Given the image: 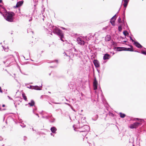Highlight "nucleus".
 <instances>
[{"mask_svg":"<svg viewBox=\"0 0 146 146\" xmlns=\"http://www.w3.org/2000/svg\"><path fill=\"white\" fill-rule=\"evenodd\" d=\"M111 39V36L110 35H107L105 37V40L106 41H110Z\"/></svg>","mask_w":146,"mask_h":146,"instance_id":"17","label":"nucleus"},{"mask_svg":"<svg viewBox=\"0 0 146 146\" xmlns=\"http://www.w3.org/2000/svg\"><path fill=\"white\" fill-rule=\"evenodd\" d=\"M134 44L138 48H140L143 47V46L137 41H135Z\"/></svg>","mask_w":146,"mask_h":146,"instance_id":"13","label":"nucleus"},{"mask_svg":"<svg viewBox=\"0 0 146 146\" xmlns=\"http://www.w3.org/2000/svg\"><path fill=\"white\" fill-rule=\"evenodd\" d=\"M32 18L31 17H30V18L29 20V21L30 22L32 21Z\"/></svg>","mask_w":146,"mask_h":146,"instance_id":"40","label":"nucleus"},{"mask_svg":"<svg viewBox=\"0 0 146 146\" xmlns=\"http://www.w3.org/2000/svg\"><path fill=\"white\" fill-rule=\"evenodd\" d=\"M78 130H84V129H82V127L81 128H80Z\"/></svg>","mask_w":146,"mask_h":146,"instance_id":"50","label":"nucleus"},{"mask_svg":"<svg viewBox=\"0 0 146 146\" xmlns=\"http://www.w3.org/2000/svg\"><path fill=\"white\" fill-rule=\"evenodd\" d=\"M123 34L125 36H126L128 34V33L127 31H124L123 32Z\"/></svg>","mask_w":146,"mask_h":146,"instance_id":"27","label":"nucleus"},{"mask_svg":"<svg viewBox=\"0 0 146 146\" xmlns=\"http://www.w3.org/2000/svg\"><path fill=\"white\" fill-rule=\"evenodd\" d=\"M140 124V123H139L136 122L131 124L129 126V128L132 129L136 128Z\"/></svg>","mask_w":146,"mask_h":146,"instance_id":"5","label":"nucleus"},{"mask_svg":"<svg viewBox=\"0 0 146 146\" xmlns=\"http://www.w3.org/2000/svg\"><path fill=\"white\" fill-rule=\"evenodd\" d=\"M23 3V1H19L17 3L16 7H19L22 5Z\"/></svg>","mask_w":146,"mask_h":146,"instance_id":"16","label":"nucleus"},{"mask_svg":"<svg viewBox=\"0 0 146 146\" xmlns=\"http://www.w3.org/2000/svg\"><path fill=\"white\" fill-rule=\"evenodd\" d=\"M74 51H75V52H76V51H77V50H76V49H75V48H74Z\"/></svg>","mask_w":146,"mask_h":146,"instance_id":"54","label":"nucleus"},{"mask_svg":"<svg viewBox=\"0 0 146 146\" xmlns=\"http://www.w3.org/2000/svg\"><path fill=\"white\" fill-rule=\"evenodd\" d=\"M116 15H115L113 17H112L111 19V20H114V19H115V20L116 19Z\"/></svg>","mask_w":146,"mask_h":146,"instance_id":"28","label":"nucleus"},{"mask_svg":"<svg viewBox=\"0 0 146 146\" xmlns=\"http://www.w3.org/2000/svg\"><path fill=\"white\" fill-rule=\"evenodd\" d=\"M15 14L13 12H7L4 16L5 19L10 22H12L13 21V16H14Z\"/></svg>","mask_w":146,"mask_h":146,"instance_id":"1","label":"nucleus"},{"mask_svg":"<svg viewBox=\"0 0 146 146\" xmlns=\"http://www.w3.org/2000/svg\"><path fill=\"white\" fill-rule=\"evenodd\" d=\"M3 62L4 63V64H5V63L6 62H5V61H3Z\"/></svg>","mask_w":146,"mask_h":146,"instance_id":"57","label":"nucleus"},{"mask_svg":"<svg viewBox=\"0 0 146 146\" xmlns=\"http://www.w3.org/2000/svg\"><path fill=\"white\" fill-rule=\"evenodd\" d=\"M5 106V105L4 104H3L2 105V107H4Z\"/></svg>","mask_w":146,"mask_h":146,"instance_id":"55","label":"nucleus"},{"mask_svg":"<svg viewBox=\"0 0 146 146\" xmlns=\"http://www.w3.org/2000/svg\"><path fill=\"white\" fill-rule=\"evenodd\" d=\"M123 23L124 24V20L125 19V13L124 12L123 13Z\"/></svg>","mask_w":146,"mask_h":146,"instance_id":"30","label":"nucleus"},{"mask_svg":"<svg viewBox=\"0 0 146 146\" xmlns=\"http://www.w3.org/2000/svg\"><path fill=\"white\" fill-rule=\"evenodd\" d=\"M48 34H50V35H52V33L50 31V32H48Z\"/></svg>","mask_w":146,"mask_h":146,"instance_id":"47","label":"nucleus"},{"mask_svg":"<svg viewBox=\"0 0 146 146\" xmlns=\"http://www.w3.org/2000/svg\"><path fill=\"white\" fill-rule=\"evenodd\" d=\"M50 130L52 133H56V131L57 130V129L55 127H51Z\"/></svg>","mask_w":146,"mask_h":146,"instance_id":"15","label":"nucleus"},{"mask_svg":"<svg viewBox=\"0 0 146 146\" xmlns=\"http://www.w3.org/2000/svg\"><path fill=\"white\" fill-rule=\"evenodd\" d=\"M127 42V41H124V42Z\"/></svg>","mask_w":146,"mask_h":146,"instance_id":"62","label":"nucleus"},{"mask_svg":"<svg viewBox=\"0 0 146 146\" xmlns=\"http://www.w3.org/2000/svg\"><path fill=\"white\" fill-rule=\"evenodd\" d=\"M98 82L96 78H95L93 82V87L94 90H96L97 88V85Z\"/></svg>","mask_w":146,"mask_h":146,"instance_id":"7","label":"nucleus"},{"mask_svg":"<svg viewBox=\"0 0 146 146\" xmlns=\"http://www.w3.org/2000/svg\"><path fill=\"white\" fill-rule=\"evenodd\" d=\"M41 115L42 118L46 119H49V117H52V114L51 113H48L44 111H42L39 112Z\"/></svg>","mask_w":146,"mask_h":146,"instance_id":"3","label":"nucleus"},{"mask_svg":"<svg viewBox=\"0 0 146 146\" xmlns=\"http://www.w3.org/2000/svg\"><path fill=\"white\" fill-rule=\"evenodd\" d=\"M65 104L68 105L69 106H70L72 108V109L73 110V111H75L74 110H73L72 109V107L71 106V105L70 104H67V103H66Z\"/></svg>","mask_w":146,"mask_h":146,"instance_id":"38","label":"nucleus"},{"mask_svg":"<svg viewBox=\"0 0 146 146\" xmlns=\"http://www.w3.org/2000/svg\"><path fill=\"white\" fill-rule=\"evenodd\" d=\"M22 97L23 99L25 101H27V99L26 96H25L24 94H22Z\"/></svg>","mask_w":146,"mask_h":146,"instance_id":"21","label":"nucleus"},{"mask_svg":"<svg viewBox=\"0 0 146 146\" xmlns=\"http://www.w3.org/2000/svg\"><path fill=\"white\" fill-rule=\"evenodd\" d=\"M129 1V0H122V1H124V3L123 4L124 7L125 8H126L127 6L128 3Z\"/></svg>","mask_w":146,"mask_h":146,"instance_id":"14","label":"nucleus"},{"mask_svg":"<svg viewBox=\"0 0 146 146\" xmlns=\"http://www.w3.org/2000/svg\"><path fill=\"white\" fill-rule=\"evenodd\" d=\"M33 86H30L29 87H27V88H29L30 89H33Z\"/></svg>","mask_w":146,"mask_h":146,"instance_id":"36","label":"nucleus"},{"mask_svg":"<svg viewBox=\"0 0 146 146\" xmlns=\"http://www.w3.org/2000/svg\"><path fill=\"white\" fill-rule=\"evenodd\" d=\"M28 105H29L28 106L29 107L33 106H35V102L33 100H31L30 102H29L28 104H26L25 105L27 106Z\"/></svg>","mask_w":146,"mask_h":146,"instance_id":"8","label":"nucleus"},{"mask_svg":"<svg viewBox=\"0 0 146 146\" xmlns=\"http://www.w3.org/2000/svg\"><path fill=\"white\" fill-rule=\"evenodd\" d=\"M7 97L9 98V99L10 100H12V99L9 96H8Z\"/></svg>","mask_w":146,"mask_h":146,"instance_id":"51","label":"nucleus"},{"mask_svg":"<svg viewBox=\"0 0 146 146\" xmlns=\"http://www.w3.org/2000/svg\"><path fill=\"white\" fill-rule=\"evenodd\" d=\"M2 46L3 47V49L6 52L7 51V50L8 49V47H7V48H5V47L3 46Z\"/></svg>","mask_w":146,"mask_h":146,"instance_id":"26","label":"nucleus"},{"mask_svg":"<svg viewBox=\"0 0 146 146\" xmlns=\"http://www.w3.org/2000/svg\"><path fill=\"white\" fill-rule=\"evenodd\" d=\"M129 38H130V40H131L132 42L134 41V40H133V39H132V37L131 36H130Z\"/></svg>","mask_w":146,"mask_h":146,"instance_id":"39","label":"nucleus"},{"mask_svg":"<svg viewBox=\"0 0 146 146\" xmlns=\"http://www.w3.org/2000/svg\"><path fill=\"white\" fill-rule=\"evenodd\" d=\"M93 62L96 67L98 68L100 66L98 60H94L93 61Z\"/></svg>","mask_w":146,"mask_h":146,"instance_id":"11","label":"nucleus"},{"mask_svg":"<svg viewBox=\"0 0 146 146\" xmlns=\"http://www.w3.org/2000/svg\"><path fill=\"white\" fill-rule=\"evenodd\" d=\"M129 46L130 47V48H132V49H133V46H132L131 45H130V44H129Z\"/></svg>","mask_w":146,"mask_h":146,"instance_id":"41","label":"nucleus"},{"mask_svg":"<svg viewBox=\"0 0 146 146\" xmlns=\"http://www.w3.org/2000/svg\"><path fill=\"white\" fill-rule=\"evenodd\" d=\"M61 28L62 29H63V30H65V29H66L65 28H64V27H61Z\"/></svg>","mask_w":146,"mask_h":146,"instance_id":"49","label":"nucleus"},{"mask_svg":"<svg viewBox=\"0 0 146 146\" xmlns=\"http://www.w3.org/2000/svg\"><path fill=\"white\" fill-rule=\"evenodd\" d=\"M82 129H84V130H78L80 133H82V135L83 136H85L87 134L88 131L90 130V127L89 126L87 125H85L82 127Z\"/></svg>","mask_w":146,"mask_h":146,"instance_id":"2","label":"nucleus"},{"mask_svg":"<svg viewBox=\"0 0 146 146\" xmlns=\"http://www.w3.org/2000/svg\"><path fill=\"white\" fill-rule=\"evenodd\" d=\"M2 0H0V3H2Z\"/></svg>","mask_w":146,"mask_h":146,"instance_id":"52","label":"nucleus"},{"mask_svg":"<svg viewBox=\"0 0 146 146\" xmlns=\"http://www.w3.org/2000/svg\"><path fill=\"white\" fill-rule=\"evenodd\" d=\"M55 103L56 104H60L59 103Z\"/></svg>","mask_w":146,"mask_h":146,"instance_id":"59","label":"nucleus"},{"mask_svg":"<svg viewBox=\"0 0 146 146\" xmlns=\"http://www.w3.org/2000/svg\"><path fill=\"white\" fill-rule=\"evenodd\" d=\"M137 120L139 121V120H141V119H139L138 118H134V119L133 121H135V120Z\"/></svg>","mask_w":146,"mask_h":146,"instance_id":"37","label":"nucleus"},{"mask_svg":"<svg viewBox=\"0 0 146 146\" xmlns=\"http://www.w3.org/2000/svg\"><path fill=\"white\" fill-rule=\"evenodd\" d=\"M42 84H41V85L40 86V87H42Z\"/></svg>","mask_w":146,"mask_h":146,"instance_id":"60","label":"nucleus"},{"mask_svg":"<svg viewBox=\"0 0 146 146\" xmlns=\"http://www.w3.org/2000/svg\"><path fill=\"white\" fill-rule=\"evenodd\" d=\"M33 89L36 90H41V88H40V87L37 86H33Z\"/></svg>","mask_w":146,"mask_h":146,"instance_id":"18","label":"nucleus"},{"mask_svg":"<svg viewBox=\"0 0 146 146\" xmlns=\"http://www.w3.org/2000/svg\"><path fill=\"white\" fill-rule=\"evenodd\" d=\"M77 41L78 44L81 45H84L85 44L84 41L81 38L78 37L77 38Z\"/></svg>","mask_w":146,"mask_h":146,"instance_id":"6","label":"nucleus"},{"mask_svg":"<svg viewBox=\"0 0 146 146\" xmlns=\"http://www.w3.org/2000/svg\"><path fill=\"white\" fill-rule=\"evenodd\" d=\"M20 125L23 128L25 127L26 126L24 124H23L22 125L21 124Z\"/></svg>","mask_w":146,"mask_h":146,"instance_id":"34","label":"nucleus"},{"mask_svg":"<svg viewBox=\"0 0 146 146\" xmlns=\"http://www.w3.org/2000/svg\"><path fill=\"white\" fill-rule=\"evenodd\" d=\"M59 36L60 38V40L63 42L64 41V34L63 33L62 31L60 30L56 34Z\"/></svg>","mask_w":146,"mask_h":146,"instance_id":"4","label":"nucleus"},{"mask_svg":"<svg viewBox=\"0 0 146 146\" xmlns=\"http://www.w3.org/2000/svg\"><path fill=\"white\" fill-rule=\"evenodd\" d=\"M35 107V108L34 109H33L34 110V111H35V110H36L37 109V108H36V107H35V106H34Z\"/></svg>","mask_w":146,"mask_h":146,"instance_id":"44","label":"nucleus"},{"mask_svg":"<svg viewBox=\"0 0 146 146\" xmlns=\"http://www.w3.org/2000/svg\"><path fill=\"white\" fill-rule=\"evenodd\" d=\"M113 49L114 50L116 49V50L118 51H121V47H115V46L113 48Z\"/></svg>","mask_w":146,"mask_h":146,"instance_id":"19","label":"nucleus"},{"mask_svg":"<svg viewBox=\"0 0 146 146\" xmlns=\"http://www.w3.org/2000/svg\"><path fill=\"white\" fill-rule=\"evenodd\" d=\"M141 53L146 55V52L144 51H141Z\"/></svg>","mask_w":146,"mask_h":146,"instance_id":"32","label":"nucleus"},{"mask_svg":"<svg viewBox=\"0 0 146 146\" xmlns=\"http://www.w3.org/2000/svg\"><path fill=\"white\" fill-rule=\"evenodd\" d=\"M111 43L112 45L114 47L117 46V43L115 42L112 41Z\"/></svg>","mask_w":146,"mask_h":146,"instance_id":"22","label":"nucleus"},{"mask_svg":"<svg viewBox=\"0 0 146 146\" xmlns=\"http://www.w3.org/2000/svg\"><path fill=\"white\" fill-rule=\"evenodd\" d=\"M26 139H27V137L25 136H24V139H23L24 140V141H25Z\"/></svg>","mask_w":146,"mask_h":146,"instance_id":"42","label":"nucleus"},{"mask_svg":"<svg viewBox=\"0 0 146 146\" xmlns=\"http://www.w3.org/2000/svg\"><path fill=\"white\" fill-rule=\"evenodd\" d=\"M110 57V55L107 54H105L103 56V59L104 60H106L107 59H109Z\"/></svg>","mask_w":146,"mask_h":146,"instance_id":"12","label":"nucleus"},{"mask_svg":"<svg viewBox=\"0 0 146 146\" xmlns=\"http://www.w3.org/2000/svg\"><path fill=\"white\" fill-rule=\"evenodd\" d=\"M0 92L2 93L3 92V91L1 89V88L0 87Z\"/></svg>","mask_w":146,"mask_h":146,"instance_id":"43","label":"nucleus"},{"mask_svg":"<svg viewBox=\"0 0 146 146\" xmlns=\"http://www.w3.org/2000/svg\"><path fill=\"white\" fill-rule=\"evenodd\" d=\"M49 119H50L49 120V121L51 123L54 122L55 120V119L52 117V116L51 117H49Z\"/></svg>","mask_w":146,"mask_h":146,"instance_id":"20","label":"nucleus"},{"mask_svg":"<svg viewBox=\"0 0 146 146\" xmlns=\"http://www.w3.org/2000/svg\"><path fill=\"white\" fill-rule=\"evenodd\" d=\"M135 51V52H139V53H140L138 51H137V50H135V51Z\"/></svg>","mask_w":146,"mask_h":146,"instance_id":"53","label":"nucleus"},{"mask_svg":"<svg viewBox=\"0 0 146 146\" xmlns=\"http://www.w3.org/2000/svg\"><path fill=\"white\" fill-rule=\"evenodd\" d=\"M118 22L119 23H121V19L120 17L118 19Z\"/></svg>","mask_w":146,"mask_h":146,"instance_id":"35","label":"nucleus"},{"mask_svg":"<svg viewBox=\"0 0 146 146\" xmlns=\"http://www.w3.org/2000/svg\"><path fill=\"white\" fill-rule=\"evenodd\" d=\"M3 138L1 137H0V141H1L3 140Z\"/></svg>","mask_w":146,"mask_h":146,"instance_id":"48","label":"nucleus"},{"mask_svg":"<svg viewBox=\"0 0 146 146\" xmlns=\"http://www.w3.org/2000/svg\"><path fill=\"white\" fill-rule=\"evenodd\" d=\"M110 23H111V25L113 26H115V19H114L113 20H111L110 21Z\"/></svg>","mask_w":146,"mask_h":146,"instance_id":"24","label":"nucleus"},{"mask_svg":"<svg viewBox=\"0 0 146 146\" xmlns=\"http://www.w3.org/2000/svg\"><path fill=\"white\" fill-rule=\"evenodd\" d=\"M15 80H16V81L17 82H18V81H17V80L15 79Z\"/></svg>","mask_w":146,"mask_h":146,"instance_id":"63","label":"nucleus"},{"mask_svg":"<svg viewBox=\"0 0 146 146\" xmlns=\"http://www.w3.org/2000/svg\"><path fill=\"white\" fill-rule=\"evenodd\" d=\"M54 62H56L57 63H58V61L57 60H54Z\"/></svg>","mask_w":146,"mask_h":146,"instance_id":"45","label":"nucleus"},{"mask_svg":"<svg viewBox=\"0 0 146 146\" xmlns=\"http://www.w3.org/2000/svg\"><path fill=\"white\" fill-rule=\"evenodd\" d=\"M94 117L95 118H92V119L94 120L95 121L97 120L98 117V115H96Z\"/></svg>","mask_w":146,"mask_h":146,"instance_id":"25","label":"nucleus"},{"mask_svg":"<svg viewBox=\"0 0 146 146\" xmlns=\"http://www.w3.org/2000/svg\"><path fill=\"white\" fill-rule=\"evenodd\" d=\"M134 51L133 49L131 48H127L124 47H121V51Z\"/></svg>","mask_w":146,"mask_h":146,"instance_id":"10","label":"nucleus"},{"mask_svg":"<svg viewBox=\"0 0 146 146\" xmlns=\"http://www.w3.org/2000/svg\"><path fill=\"white\" fill-rule=\"evenodd\" d=\"M118 31L119 32H121L122 31V28L121 26H119L118 27Z\"/></svg>","mask_w":146,"mask_h":146,"instance_id":"29","label":"nucleus"},{"mask_svg":"<svg viewBox=\"0 0 146 146\" xmlns=\"http://www.w3.org/2000/svg\"><path fill=\"white\" fill-rule=\"evenodd\" d=\"M129 143H132L133 142V140L131 139H129Z\"/></svg>","mask_w":146,"mask_h":146,"instance_id":"33","label":"nucleus"},{"mask_svg":"<svg viewBox=\"0 0 146 146\" xmlns=\"http://www.w3.org/2000/svg\"><path fill=\"white\" fill-rule=\"evenodd\" d=\"M119 114L120 115V117L121 118H124L125 116V114L123 113H120Z\"/></svg>","mask_w":146,"mask_h":146,"instance_id":"23","label":"nucleus"},{"mask_svg":"<svg viewBox=\"0 0 146 146\" xmlns=\"http://www.w3.org/2000/svg\"><path fill=\"white\" fill-rule=\"evenodd\" d=\"M0 111H1V110H2V109H1V108H0Z\"/></svg>","mask_w":146,"mask_h":146,"instance_id":"56","label":"nucleus"},{"mask_svg":"<svg viewBox=\"0 0 146 146\" xmlns=\"http://www.w3.org/2000/svg\"><path fill=\"white\" fill-rule=\"evenodd\" d=\"M33 113L34 114H35L36 115V116H38V117H39V115H38V113H35V112H34V109H33Z\"/></svg>","mask_w":146,"mask_h":146,"instance_id":"31","label":"nucleus"},{"mask_svg":"<svg viewBox=\"0 0 146 146\" xmlns=\"http://www.w3.org/2000/svg\"><path fill=\"white\" fill-rule=\"evenodd\" d=\"M51 134V135H52V133H51V134Z\"/></svg>","mask_w":146,"mask_h":146,"instance_id":"58","label":"nucleus"},{"mask_svg":"<svg viewBox=\"0 0 146 146\" xmlns=\"http://www.w3.org/2000/svg\"><path fill=\"white\" fill-rule=\"evenodd\" d=\"M52 28L53 33L55 34H56L60 30L58 28L56 27L53 26Z\"/></svg>","mask_w":146,"mask_h":146,"instance_id":"9","label":"nucleus"},{"mask_svg":"<svg viewBox=\"0 0 146 146\" xmlns=\"http://www.w3.org/2000/svg\"><path fill=\"white\" fill-rule=\"evenodd\" d=\"M30 29H28L27 30V32L29 33V32H30Z\"/></svg>","mask_w":146,"mask_h":146,"instance_id":"46","label":"nucleus"},{"mask_svg":"<svg viewBox=\"0 0 146 146\" xmlns=\"http://www.w3.org/2000/svg\"><path fill=\"white\" fill-rule=\"evenodd\" d=\"M31 32L32 33H33V31H31Z\"/></svg>","mask_w":146,"mask_h":146,"instance_id":"61","label":"nucleus"},{"mask_svg":"<svg viewBox=\"0 0 146 146\" xmlns=\"http://www.w3.org/2000/svg\"><path fill=\"white\" fill-rule=\"evenodd\" d=\"M12 34H13V33L12 32V33H11V35H12Z\"/></svg>","mask_w":146,"mask_h":146,"instance_id":"64","label":"nucleus"}]
</instances>
